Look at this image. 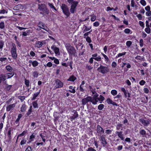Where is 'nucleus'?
I'll use <instances>...</instances> for the list:
<instances>
[{"mask_svg":"<svg viewBox=\"0 0 151 151\" xmlns=\"http://www.w3.org/2000/svg\"><path fill=\"white\" fill-rule=\"evenodd\" d=\"M69 4L71 5L70 6V11L71 13L73 14L76 10V8L78 2L73 0H67Z\"/></svg>","mask_w":151,"mask_h":151,"instance_id":"1","label":"nucleus"},{"mask_svg":"<svg viewBox=\"0 0 151 151\" xmlns=\"http://www.w3.org/2000/svg\"><path fill=\"white\" fill-rule=\"evenodd\" d=\"M66 47L70 55H75L76 53V50L74 47L69 45H67Z\"/></svg>","mask_w":151,"mask_h":151,"instance_id":"2","label":"nucleus"},{"mask_svg":"<svg viewBox=\"0 0 151 151\" xmlns=\"http://www.w3.org/2000/svg\"><path fill=\"white\" fill-rule=\"evenodd\" d=\"M61 8L63 10V12L67 16V17L70 16V13L69 12V9L66 5L64 4H62Z\"/></svg>","mask_w":151,"mask_h":151,"instance_id":"3","label":"nucleus"},{"mask_svg":"<svg viewBox=\"0 0 151 151\" xmlns=\"http://www.w3.org/2000/svg\"><path fill=\"white\" fill-rule=\"evenodd\" d=\"M98 71L103 74L109 72V69L108 67L100 65L97 69Z\"/></svg>","mask_w":151,"mask_h":151,"instance_id":"4","label":"nucleus"},{"mask_svg":"<svg viewBox=\"0 0 151 151\" xmlns=\"http://www.w3.org/2000/svg\"><path fill=\"white\" fill-rule=\"evenodd\" d=\"M12 46L11 50L12 56L14 59H16L17 58V54L16 47L15 44L12 43Z\"/></svg>","mask_w":151,"mask_h":151,"instance_id":"5","label":"nucleus"},{"mask_svg":"<svg viewBox=\"0 0 151 151\" xmlns=\"http://www.w3.org/2000/svg\"><path fill=\"white\" fill-rule=\"evenodd\" d=\"M37 26L40 28L44 29L49 32H51L45 24L42 22H39L37 25Z\"/></svg>","mask_w":151,"mask_h":151,"instance_id":"6","label":"nucleus"},{"mask_svg":"<svg viewBox=\"0 0 151 151\" xmlns=\"http://www.w3.org/2000/svg\"><path fill=\"white\" fill-rule=\"evenodd\" d=\"M91 97L88 96L86 98L82 99L81 101L82 104L83 105H85L87 104L89 102H91Z\"/></svg>","mask_w":151,"mask_h":151,"instance_id":"7","label":"nucleus"},{"mask_svg":"<svg viewBox=\"0 0 151 151\" xmlns=\"http://www.w3.org/2000/svg\"><path fill=\"white\" fill-rule=\"evenodd\" d=\"M56 84L55 87L56 88H60L63 86V84L60 80L59 79H56L55 81Z\"/></svg>","mask_w":151,"mask_h":151,"instance_id":"8","label":"nucleus"},{"mask_svg":"<svg viewBox=\"0 0 151 151\" xmlns=\"http://www.w3.org/2000/svg\"><path fill=\"white\" fill-rule=\"evenodd\" d=\"M139 121L145 126H147L150 124V122L149 121L144 120L142 119H139Z\"/></svg>","mask_w":151,"mask_h":151,"instance_id":"9","label":"nucleus"},{"mask_svg":"<svg viewBox=\"0 0 151 151\" xmlns=\"http://www.w3.org/2000/svg\"><path fill=\"white\" fill-rule=\"evenodd\" d=\"M100 136V140L102 141V143L104 146H105L107 144V142L106 141L105 137V135H102Z\"/></svg>","mask_w":151,"mask_h":151,"instance_id":"10","label":"nucleus"},{"mask_svg":"<svg viewBox=\"0 0 151 151\" xmlns=\"http://www.w3.org/2000/svg\"><path fill=\"white\" fill-rule=\"evenodd\" d=\"M97 132L99 134H100L101 135L102 133H104V132L103 128L99 125H98L97 126Z\"/></svg>","mask_w":151,"mask_h":151,"instance_id":"11","label":"nucleus"},{"mask_svg":"<svg viewBox=\"0 0 151 151\" xmlns=\"http://www.w3.org/2000/svg\"><path fill=\"white\" fill-rule=\"evenodd\" d=\"M15 106V104H9L6 107V110L7 111H9L11 110H13Z\"/></svg>","mask_w":151,"mask_h":151,"instance_id":"12","label":"nucleus"},{"mask_svg":"<svg viewBox=\"0 0 151 151\" xmlns=\"http://www.w3.org/2000/svg\"><path fill=\"white\" fill-rule=\"evenodd\" d=\"M4 89L6 91H9L11 90L12 86L11 85H9L6 81H5V83Z\"/></svg>","mask_w":151,"mask_h":151,"instance_id":"13","label":"nucleus"},{"mask_svg":"<svg viewBox=\"0 0 151 151\" xmlns=\"http://www.w3.org/2000/svg\"><path fill=\"white\" fill-rule=\"evenodd\" d=\"M51 48L53 50H54L55 53L56 54H57L58 55H59V50L58 47H56L55 45H52L51 47Z\"/></svg>","mask_w":151,"mask_h":151,"instance_id":"14","label":"nucleus"},{"mask_svg":"<svg viewBox=\"0 0 151 151\" xmlns=\"http://www.w3.org/2000/svg\"><path fill=\"white\" fill-rule=\"evenodd\" d=\"M98 101V98L91 97V102L93 104L96 105L97 104V102Z\"/></svg>","mask_w":151,"mask_h":151,"instance_id":"15","label":"nucleus"},{"mask_svg":"<svg viewBox=\"0 0 151 151\" xmlns=\"http://www.w3.org/2000/svg\"><path fill=\"white\" fill-rule=\"evenodd\" d=\"M116 133L122 140H124V138L123 137L124 134H122V131H117Z\"/></svg>","mask_w":151,"mask_h":151,"instance_id":"16","label":"nucleus"},{"mask_svg":"<svg viewBox=\"0 0 151 151\" xmlns=\"http://www.w3.org/2000/svg\"><path fill=\"white\" fill-rule=\"evenodd\" d=\"M14 75V73H9L4 74V75L5 76L6 79L7 78H9L12 77Z\"/></svg>","mask_w":151,"mask_h":151,"instance_id":"17","label":"nucleus"},{"mask_svg":"<svg viewBox=\"0 0 151 151\" xmlns=\"http://www.w3.org/2000/svg\"><path fill=\"white\" fill-rule=\"evenodd\" d=\"M24 6L21 4H18L14 7V9L15 10H19L21 9H24Z\"/></svg>","mask_w":151,"mask_h":151,"instance_id":"18","label":"nucleus"},{"mask_svg":"<svg viewBox=\"0 0 151 151\" xmlns=\"http://www.w3.org/2000/svg\"><path fill=\"white\" fill-rule=\"evenodd\" d=\"M108 104H111L113 105L117 106V104L115 102H113L110 99L108 98L106 100Z\"/></svg>","mask_w":151,"mask_h":151,"instance_id":"19","label":"nucleus"},{"mask_svg":"<svg viewBox=\"0 0 151 151\" xmlns=\"http://www.w3.org/2000/svg\"><path fill=\"white\" fill-rule=\"evenodd\" d=\"M13 133V129L12 128H10L8 132L7 135L9 139H11L12 138L11 134Z\"/></svg>","mask_w":151,"mask_h":151,"instance_id":"20","label":"nucleus"},{"mask_svg":"<svg viewBox=\"0 0 151 151\" xmlns=\"http://www.w3.org/2000/svg\"><path fill=\"white\" fill-rule=\"evenodd\" d=\"M41 42L39 41H37L36 42V46L38 48L41 47L42 45L45 44V42Z\"/></svg>","mask_w":151,"mask_h":151,"instance_id":"21","label":"nucleus"},{"mask_svg":"<svg viewBox=\"0 0 151 151\" xmlns=\"http://www.w3.org/2000/svg\"><path fill=\"white\" fill-rule=\"evenodd\" d=\"M6 70L9 72H12L13 70L12 68L10 65H6L5 67Z\"/></svg>","mask_w":151,"mask_h":151,"instance_id":"22","label":"nucleus"},{"mask_svg":"<svg viewBox=\"0 0 151 151\" xmlns=\"http://www.w3.org/2000/svg\"><path fill=\"white\" fill-rule=\"evenodd\" d=\"M78 116V115L77 112H76L74 113V114L72 116L70 117L71 121L72 120L75 119L76 118H77Z\"/></svg>","mask_w":151,"mask_h":151,"instance_id":"23","label":"nucleus"},{"mask_svg":"<svg viewBox=\"0 0 151 151\" xmlns=\"http://www.w3.org/2000/svg\"><path fill=\"white\" fill-rule=\"evenodd\" d=\"M69 88L70 89H71V90H69L68 91H69L71 93H75L76 91L75 89V87H74L73 88V87L72 86H70L69 87Z\"/></svg>","mask_w":151,"mask_h":151,"instance_id":"24","label":"nucleus"},{"mask_svg":"<svg viewBox=\"0 0 151 151\" xmlns=\"http://www.w3.org/2000/svg\"><path fill=\"white\" fill-rule=\"evenodd\" d=\"M46 6L44 4H38V8L40 10L42 11Z\"/></svg>","mask_w":151,"mask_h":151,"instance_id":"25","label":"nucleus"},{"mask_svg":"<svg viewBox=\"0 0 151 151\" xmlns=\"http://www.w3.org/2000/svg\"><path fill=\"white\" fill-rule=\"evenodd\" d=\"M76 79V78L74 76H70L68 79V81H74Z\"/></svg>","mask_w":151,"mask_h":151,"instance_id":"26","label":"nucleus"},{"mask_svg":"<svg viewBox=\"0 0 151 151\" xmlns=\"http://www.w3.org/2000/svg\"><path fill=\"white\" fill-rule=\"evenodd\" d=\"M6 80L5 76L4 74H2L0 75V84L2 81H5Z\"/></svg>","mask_w":151,"mask_h":151,"instance_id":"27","label":"nucleus"},{"mask_svg":"<svg viewBox=\"0 0 151 151\" xmlns=\"http://www.w3.org/2000/svg\"><path fill=\"white\" fill-rule=\"evenodd\" d=\"M40 93V91H39V92H37L35 93L34 95L32 97V100H35L36 98L38 96L39 94Z\"/></svg>","mask_w":151,"mask_h":151,"instance_id":"28","label":"nucleus"},{"mask_svg":"<svg viewBox=\"0 0 151 151\" xmlns=\"http://www.w3.org/2000/svg\"><path fill=\"white\" fill-rule=\"evenodd\" d=\"M42 11H43L44 13H45L47 14H48L49 13V11L48 10L46 6L43 9Z\"/></svg>","mask_w":151,"mask_h":151,"instance_id":"29","label":"nucleus"},{"mask_svg":"<svg viewBox=\"0 0 151 151\" xmlns=\"http://www.w3.org/2000/svg\"><path fill=\"white\" fill-rule=\"evenodd\" d=\"M26 105L24 104H23L21 107L20 111L22 112L25 111L26 110Z\"/></svg>","mask_w":151,"mask_h":151,"instance_id":"30","label":"nucleus"},{"mask_svg":"<svg viewBox=\"0 0 151 151\" xmlns=\"http://www.w3.org/2000/svg\"><path fill=\"white\" fill-rule=\"evenodd\" d=\"M124 32L126 34H131L132 33L131 31L128 28L125 29L124 30Z\"/></svg>","mask_w":151,"mask_h":151,"instance_id":"31","label":"nucleus"},{"mask_svg":"<svg viewBox=\"0 0 151 151\" xmlns=\"http://www.w3.org/2000/svg\"><path fill=\"white\" fill-rule=\"evenodd\" d=\"M91 29V27H88L87 26H85V29L83 30V33Z\"/></svg>","mask_w":151,"mask_h":151,"instance_id":"32","label":"nucleus"},{"mask_svg":"<svg viewBox=\"0 0 151 151\" xmlns=\"http://www.w3.org/2000/svg\"><path fill=\"white\" fill-rule=\"evenodd\" d=\"M35 137V135L34 134V133H33L32 135L30 136L29 139L30 140V141L29 142H31L33 141Z\"/></svg>","mask_w":151,"mask_h":151,"instance_id":"33","label":"nucleus"},{"mask_svg":"<svg viewBox=\"0 0 151 151\" xmlns=\"http://www.w3.org/2000/svg\"><path fill=\"white\" fill-rule=\"evenodd\" d=\"M139 133L142 136L145 135L146 134V131L144 129H142L139 131Z\"/></svg>","mask_w":151,"mask_h":151,"instance_id":"34","label":"nucleus"},{"mask_svg":"<svg viewBox=\"0 0 151 151\" xmlns=\"http://www.w3.org/2000/svg\"><path fill=\"white\" fill-rule=\"evenodd\" d=\"M48 5L52 9H54L55 10L57 11L55 7L53 5V4H52L50 3H48Z\"/></svg>","mask_w":151,"mask_h":151,"instance_id":"35","label":"nucleus"},{"mask_svg":"<svg viewBox=\"0 0 151 151\" xmlns=\"http://www.w3.org/2000/svg\"><path fill=\"white\" fill-rule=\"evenodd\" d=\"M39 73L37 71H35L33 73V75L34 77L37 78L38 76Z\"/></svg>","mask_w":151,"mask_h":151,"instance_id":"36","label":"nucleus"},{"mask_svg":"<svg viewBox=\"0 0 151 151\" xmlns=\"http://www.w3.org/2000/svg\"><path fill=\"white\" fill-rule=\"evenodd\" d=\"M98 101H101L100 103H101V101H103L104 100V96L101 95L99 96V97L98 98Z\"/></svg>","mask_w":151,"mask_h":151,"instance_id":"37","label":"nucleus"},{"mask_svg":"<svg viewBox=\"0 0 151 151\" xmlns=\"http://www.w3.org/2000/svg\"><path fill=\"white\" fill-rule=\"evenodd\" d=\"M32 105L35 108H37L38 107V105L37 104V101H34L32 103Z\"/></svg>","mask_w":151,"mask_h":151,"instance_id":"38","label":"nucleus"},{"mask_svg":"<svg viewBox=\"0 0 151 151\" xmlns=\"http://www.w3.org/2000/svg\"><path fill=\"white\" fill-rule=\"evenodd\" d=\"M38 65V62L36 60H35L33 61L32 63V66L34 67H35L37 66Z\"/></svg>","mask_w":151,"mask_h":151,"instance_id":"39","label":"nucleus"},{"mask_svg":"<svg viewBox=\"0 0 151 151\" xmlns=\"http://www.w3.org/2000/svg\"><path fill=\"white\" fill-rule=\"evenodd\" d=\"M32 112V106H30L29 109L28 110V112L27 113V115L29 116Z\"/></svg>","mask_w":151,"mask_h":151,"instance_id":"40","label":"nucleus"},{"mask_svg":"<svg viewBox=\"0 0 151 151\" xmlns=\"http://www.w3.org/2000/svg\"><path fill=\"white\" fill-rule=\"evenodd\" d=\"M104 106L103 104H100L98 106V108L99 110H101L104 108Z\"/></svg>","mask_w":151,"mask_h":151,"instance_id":"41","label":"nucleus"},{"mask_svg":"<svg viewBox=\"0 0 151 151\" xmlns=\"http://www.w3.org/2000/svg\"><path fill=\"white\" fill-rule=\"evenodd\" d=\"M132 44V42L130 41H127L126 42V45L128 47H129Z\"/></svg>","mask_w":151,"mask_h":151,"instance_id":"42","label":"nucleus"},{"mask_svg":"<svg viewBox=\"0 0 151 151\" xmlns=\"http://www.w3.org/2000/svg\"><path fill=\"white\" fill-rule=\"evenodd\" d=\"M126 53V52H124L122 53H119L118 54L117 56H116V58H117L118 57L122 56L123 55H124Z\"/></svg>","mask_w":151,"mask_h":151,"instance_id":"43","label":"nucleus"},{"mask_svg":"<svg viewBox=\"0 0 151 151\" xmlns=\"http://www.w3.org/2000/svg\"><path fill=\"white\" fill-rule=\"evenodd\" d=\"M117 93V91L115 90H113L111 91V94L114 96L116 95Z\"/></svg>","mask_w":151,"mask_h":151,"instance_id":"44","label":"nucleus"},{"mask_svg":"<svg viewBox=\"0 0 151 151\" xmlns=\"http://www.w3.org/2000/svg\"><path fill=\"white\" fill-rule=\"evenodd\" d=\"M140 2L143 6H145L146 5V2L145 0H141Z\"/></svg>","mask_w":151,"mask_h":151,"instance_id":"45","label":"nucleus"},{"mask_svg":"<svg viewBox=\"0 0 151 151\" xmlns=\"http://www.w3.org/2000/svg\"><path fill=\"white\" fill-rule=\"evenodd\" d=\"M145 31L148 34H149L151 32L150 29L149 27H146L145 29Z\"/></svg>","mask_w":151,"mask_h":151,"instance_id":"46","label":"nucleus"},{"mask_svg":"<svg viewBox=\"0 0 151 151\" xmlns=\"http://www.w3.org/2000/svg\"><path fill=\"white\" fill-rule=\"evenodd\" d=\"M7 60L6 58L1 57L0 58V61L1 62H3Z\"/></svg>","mask_w":151,"mask_h":151,"instance_id":"47","label":"nucleus"},{"mask_svg":"<svg viewBox=\"0 0 151 151\" xmlns=\"http://www.w3.org/2000/svg\"><path fill=\"white\" fill-rule=\"evenodd\" d=\"M4 45V43L2 41H0V50H2Z\"/></svg>","mask_w":151,"mask_h":151,"instance_id":"48","label":"nucleus"},{"mask_svg":"<svg viewBox=\"0 0 151 151\" xmlns=\"http://www.w3.org/2000/svg\"><path fill=\"white\" fill-rule=\"evenodd\" d=\"M102 54L105 60H106L107 62L109 60V58L106 55L103 53H102Z\"/></svg>","mask_w":151,"mask_h":151,"instance_id":"49","label":"nucleus"},{"mask_svg":"<svg viewBox=\"0 0 151 151\" xmlns=\"http://www.w3.org/2000/svg\"><path fill=\"white\" fill-rule=\"evenodd\" d=\"M94 59L98 61H100L101 60V58L100 56H99L97 57L94 58Z\"/></svg>","mask_w":151,"mask_h":151,"instance_id":"50","label":"nucleus"},{"mask_svg":"<svg viewBox=\"0 0 151 151\" xmlns=\"http://www.w3.org/2000/svg\"><path fill=\"white\" fill-rule=\"evenodd\" d=\"M135 58V59L137 60H142L143 59V58L141 57V56L139 55L137 56Z\"/></svg>","mask_w":151,"mask_h":151,"instance_id":"51","label":"nucleus"},{"mask_svg":"<svg viewBox=\"0 0 151 151\" xmlns=\"http://www.w3.org/2000/svg\"><path fill=\"white\" fill-rule=\"evenodd\" d=\"M86 38V41L88 43H90L91 42L92 40L90 37L88 36Z\"/></svg>","mask_w":151,"mask_h":151,"instance_id":"52","label":"nucleus"},{"mask_svg":"<svg viewBox=\"0 0 151 151\" xmlns=\"http://www.w3.org/2000/svg\"><path fill=\"white\" fill-rule=\"evenodd\" d=\"M18 98L20 100L22 101H23L25 99V97L24 96H19L18 97Z\"/></svg>","mask_w":151,"mask_h":151,"instance_id":"53","label":"nucleus"},{"mask_svg":"<svg viewBox=\"0 0 151 151\" xmlns=\"http://www.w3.org/2000/svg\"><path fill=\"white\" fill-rule=\"evenodd\" d=\"M4 22L0 23V28L2 29L4 27Z\"/></svg>","mask_w":151,"mask_h":151,"instance_id":"54","label":"nucleus"},{"mask_svg":"<svg viewBox=\"0 0 151 151\" xmlns=\"http://www.w3.org/2000/svg\"><path fill=\"white\" fill-rule=\"evenodd\" d=\"M25 83L26 86L27 87L29 86V81L28 80L25 79Z\"/></svg>","mask_w":151,"mask_h":151,"instance_id":"55","label":"nucleus"},{"mask_svg":"<svg viewBox=\"0 0 151 151\" xmlns=\"http://www.w3.org/2000/svg\"><path fill=\"white\" fill-rule=\"evenodd\" d=\"M91 20L93 22L94 21L96 18V17L95 15L91 16Z\"/></svg>","mask_w":151,"mask_h":151,"instance_id":"56","label":"nucleus"},{"mask_svg":"<svg viewBox=\"0 0 151 151\" xmlns=\"http://www.w3.org/2000/svg\"><path fill=\"white\" fill-rule=\"evenodd\" d=\"M26 140L24 139L21 141L20 144L21 145H24L26 143Z\"/></svg>","mask_w":151,"mask_h":151,"instance_id":"57","label":"nucleus"},{"mask_svg":"<svg viewBox=\"0 0 151 151\" xmlns=\"http://www.w3.org/2000/svg\"><path fill=\"white\" fill-rule=\"evenodd\" d=\"M83 86L82 85H80V91L81 92H84V89L83 88Z\"/></svg>","mask_w":151,"mask_h":151,"instance_id":"58","label":"nucleus"},{"mask_svg":"<svg viewBox=\"0 0 151 151\" xmlns=\"http://www.w3.org/2000/svg\"><path fill=\"white\" fill-rule=\"evenodd\" d=\"M52 63L50 62H49L47 63V64H46V65H45L44 66L46 67V66L47 67H51L52 66Z\"/></svg>","mask_w":151,"mask_h":151,"instance_id":"59","label":"nucleus"},{"mask_svg":"<svg viewBox=\"0 0 151 151\" xmlns=\"http://www.w3.org/2000/svg\"><path fill=\"white\" fill-rule=\"evenodd\" d=\"M99 25V23L98 22H96L93 23V25L94 27H97Z\"/></svg>","mask_w":151,"mask_h":151,"instance_id":"60","label":"nucleus"},{"mask_svg":"<svg viewBox=\"0 0 151 151\" xmlns=\"http://www.w3.org/2000/svg\"><path fill=\"white\" fill-rule=\"evenodd\" d=\"M143 41L142 39H141L139 40V45L142 47L143 46Z\"/></svg>","mask_w":151,"mask_h":151,"instance_id":"61","label":"nucleus"},{"mask_svg":"<svg viewBox=\"0 0 151 151\" xmlns=\"http://www.w3.org/2000/svg\"><path fill=\"white\" fill-rule=\"evenodd\" d=\"M32 149L30 146H28L27 148L25 151H32Z\"/></svg>","mask_w":151,"mask_h":151,"instance_id":"62","label":"nucleus"},{"mask_svg":"<svg viewBox=\"0 0 151 151\" xmlns=\"http://www.w3.org/2000/svg\"><path fill=\"white\" fill-rule=\"evenodd\" d=\"M146 15L147 16H150L151 15V11H147L146 13Z\"/></svg>","mask_w":151,"mask_h":151,"instance_id":"63","label":"nucleus"},{"mask_svg":"<svg viewBox=\"0 0 151 151\" xmlns=\"http://www.w3.org/2000/svg\"><path fill=\"white\" fill-rule=\"evenodd\" d=\"M87 151H96V150L93 148L90 147L88 148Z\"/></svg>","mask_w":151,"mask_h":151,"instance_id":"64","label":"nucleus"}]
</instances>
